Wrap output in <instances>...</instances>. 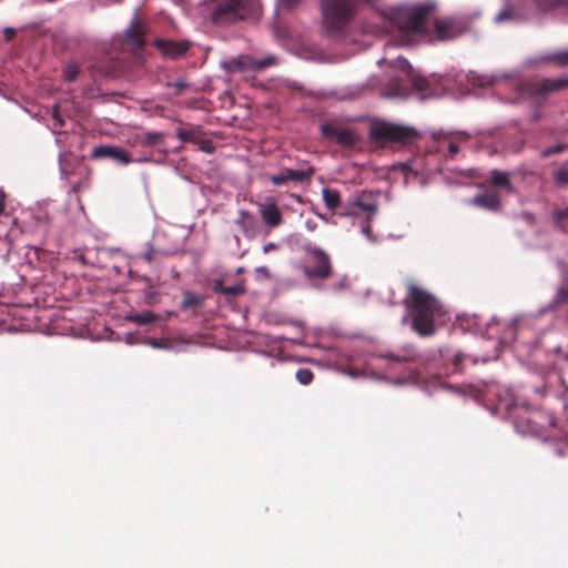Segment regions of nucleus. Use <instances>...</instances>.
I'll return each instance as SVG.
<instances>
[{"mask_svg":"<svg viewBox=\"0 0 568 568\" xmlns=\"http://www.w3.org/2000/svg\"><path fill=\"white\" fill-rule=\"evenodd\" d=\"M314 171L312 168L306 170H292L284 169L278 174L271 176V182L274 185H283L287 182H304L311 179Z\"/></svg>","mask_w":568,"mask_h":568,"instance_id":"obj_11","label":"nucleus"},{"mask_svg":"<svg viewBox=\"0 0 568 568\" xmlns=\"http://www.w3.org/2000/svg\"><path fill=\"white\" fill-rule=\"evenodd\" d=\"M462 361V357L459 355L455 356V364H459Z\"/></svg>","mask_w":568,"mask_h":568,"instance_id":"obj_45","label":"nucleus"},{"mask_svg":"<svg viewBox=\"0 0 568 568\" xmlns=\"http://www.w3.org/2000/svg\"><path fill=\"white\" fill-rule=\"evenodd\" d=\"M145 257H146V260H148L149 262H151V260H152L151 254H146V256H145Z\"/></svg>","mask_w":568,"mask_h":568,"instance_id":"obj_46","label":"nucleus"},{"mask_svg":"<svg viewBox=\"0 0 568 568\" xmlns=\"http://www.w3.org/2000/svg\"><path fill=\"white\" fill-rule=\"evenodd\" d=\"M490 179L494 185L505 187L509 192L513 191V184L508 173L493 170L490 173Z\"/></svg>","mask_w":568,"mask_h":568,"instance_id":"obj_21","label":"nucleus"},{"mask_svg":"<svg viewBox=\"0 0 568 568\" xmlns=\"http://www.w3.org/2000/svg\"><path fill=\"white\" fill-rule=\"evenodd\" d=\"M258 0H215L211 19L215 24H229L258 12Z\"/></svg>","mask_w":568,"mask_h":568,"instance_id":"obj_4","label":"nucleus"},{"mask_svg":"<svg viewBox=\"0 0 568 568\" xmlns=\"http://www.w3.org/2000/svg\"><path fill=\"white\" fill-rule=\"evenodd\" d=\"M408 296L405 300L407 310L413 317V328L423 336L435 333L434 318L443 314L437 298L416 283H408Z\"/></svg>","mask_w":568,"mask_h":568,"instance_id":"obj_2","label":"nucleus"},{"mask_svg":"<svg viewBox=\"0 0 568 568\" xmlns=\"http://www.w3.org/2000/svg\"><path fill=\"white\" fill-rule=\"evenodd\" d=\"M214 291L223 295L236 296L244 293V287L242 285L223 286L219 283L214 286Z\"/></svg>","mask_w":568,"mask_h":568,"instance_id":"obj_25","label":"nucleus"},{"mask_svg":"<svg viewBox=\"0 0 568 568\" xmlns=\"http://www.w3.org/2000/svg\"><path fill=\"white\" fill-rule=\"evenodd\" d=\"M555 182L558 185H568V169L561 168L555 173Z\"/></svg>","mask_w":568,"mask_h":568,"instance_id":"obj_28","label":"nucleus"},{"mask_svg":"<svg viewBox=\"0 0 568 568\" xmlns=\"http://www.w3.org/2000/svg\"><path fill=\"white\" fill-rule=\"evenodd\" d=\"M548 59L559 65H568V51L554 53Z\"/></svg>","mask_w":568,"mask_h":568,"instance_id":"obj_29","label":"nucleus"},{"mask_svg":"<svg viewBox=\"0 0 568 568\" xmlns=\"http://www.w3.org/2000/svg\"><path fill=\"white\" fill-rule=\"evenodd\" d=\"M276 63H277V58L275 55H268L261 60H256V59H253L250 57H244V58L233 59L229 62H225L224 67L229 71H232V72L248 71V70L261 71V70H264L267 67L276 64Z\"/></svg>","mask_w":568,"mask_h":568,"instance_id":"obj_8","label":"nucleus"},{"mask_svg":"<svg viewBox=\"0 0 568 568\" xmlns=\"http://www.w3.org/2000/svg\"><path fill=\"white\" fill-rule=\"evenodd\" d=\"M203 302V298L201 296L194 295L190 292H185L184 298L181 303V307L186 310L193 306H197Z\"/></svg>","mask_w":568,"mask_h":568,"instance_id":"obj_26","label":"nucleus"},{"mask_svg":"<svg viewBox=\"0 0 568 568\" xmlns=\"http://www.w3.org/2000/svg\"><path fill=\"white\" fill-rule=\"evenodd\" d=\"M53 118L60 125H62V119L57 113H53Z\"/></svg>","mask_w":568,"mask_h":568,"instance_id":"obj_44","label":"nucleus"},{"mask_svg":"<svg viewBox=\"0 0 568 568\" xmlns=\"http://www.w3.org/2000/svg\"><path fill=\"white\" fill-rule=\"evenodd\" d=\"M471 204L487 210H498L500 202L496 192L479 194L471 200Z\"/></svg>","mask_w":568,"mask_h":568,"instance_id":"obj_19","label":"nucleus"},{"mask_svg":"<svg viewBox=\"0 0 568 568\" xmlns=\"http://www.w3.org/2000/svg\"><path fill=\"white\" fill-rule=\"evenodd\" d=\"M372 140L384 144L388 142H410L415 140L418 134L413 128L400 126L387 122H376L372 125L369 131Z\"/></svg>","mask_w":568,"mask_h":568,"instance_id":"obj_5","label":"nucleus"},{"mask_svg":"<svg viewBox=\"0 0 568 568\" xmlns=\"http://www.w3.org/2000/svg\"><path fill=\"white\" fill-rule=\"evenodd\" d=\"M458 150H459V148H458V145H457V144H455V143H452V144H449V146H448V152H449V154H450V155H455V154H457V153H458Z\"/></svg>","mask_w":568,"mask_h":568,"instance_id":"obj_38","label":"nucleus"},{"mask_svg":"<svg viewBox=\"0 0 568 568\" xmlns=\"http://www.w3.org/2000/svg\"><path fill=\"white\" fill-rule=\"evenodd\" d=\"M256 271L263 273L264 275H268V270L265 266H261Z\"/></svg>","mask_w":568,"mask_h":568,"instance_id":"obj_43","label":"nucleus"},{"mask_svg":"<svg viewBox=\"0 0 568 568\" xmlns=\"http://www.w3.org/2000/svg\"><path fill=\"white\" fill-rule=\"evenodd\" d=\"M145 27L135 16L131 26L125 31L126 41L135 47L141 48L144 44Z\"/></svg>","mask_w":568,"mask_h":568,"instance_id":"obj_13","label":"nucleus"},{"mask_svg":"<svg viewBox=\"0 0 568 568\" xmlns=\"http://www.w3.org/2000/svg\"><path fill=\"white\" fill-rule=\"evenodd\" d=\"M568 87V78L544 79L531 85L530 92L534 97L545 95L560 91Z\"/></svg>","mask_w":568,"mask_h":568,"instance_id":"obj_12","label":"nucleus"},{"mask_svg":"<svg viewBox=\"0 0 568 568\" xmlns=\"http://www.w3.org/2000/svg\"><path fill=\"white\" fill-rule=\"evenodd\" d=\"M554 219L556 223L561 226V222L568 220V207L555 211Z\"/></svg>","mask_w":568,"mask_h":568,"instance_id":"obj_32","label":"nucleus"},{"mask_svg":"<svg viewBox=\"0 0 568 568\" xmlns=\"http://www.w3.org/2000/svg\"><path fill=\"white\" fill-rule=\"evenodd\" d=\"M556 301L558 303H564V302L568 301V290L560 288L557 293Z\"/></svg>","mask_w":568,"mask_h":568,"instance_id":"obj_34","label":"nucleus"},{"mask_svg":"<svg viewBox=\"0 0 568 568\" xmlns=\"http://www.w3.org/2000/svg\"><path fill=\"white\" fill-rule=\"evenodd\" d=\"M4 201H6V193L2 189H0V214L4 211Z\"/></svg>","mask_w":568,"mask_h":568,"instance_id":"obj_37","label":"nucleus"},{"mask_svg":"<svg viewBox=\"0 0 568 568\" xmlns=\"http://www.w3.org/2000/svg\"><path fill=\"white\" fill-rule=\"evenodd\" d=\"M145 344L150 345L153 348H169L170 347V345L168 343L159 342L153 338L146 339Z\"/></svg>","mask_w":568,"mask_h":568,"instance_id":"obj_33","label":"nucleus"},{"mask_svg":"<svg viewBox=\"0 0 568 568\" xmlns=\"http://www.w3.org/2000/svg\"><path fill=\"white\" fill-rule=\"evenodd\" d=\"M276 247H277L276 244L268 243V244L263 246V252L264 253H268L270 251L275 250Z\"/></svg>","mask_w":568,"mask_h":568,"instance_id":"obj_41","label":"nucleus"},{"mask_svg":"<svg viewBox=\"0 0 568 568\" xmlns=\"http://www.w3.org/2000/svg\"><path fill=\"white\" fill-rule=\"evenodd\" d=\"M322 193L324 203L328 209L333 210L339 205L341 195L336 190L325 187Z\"/></svg>","mask_w":568,"mask_h":568,"instance_id":"obj_22","label":"nucleus"},{"mask_svg":"<svg viewBox=\"0 0 568 568\" xmlns=\"http://www.w3.org/2000/svg\"><path fill=\"white\" fill-rule=\"evenodd\" d=\"M428 10L419 8H399L393 12L389 21L392 38L399 45H408L420 40L445 41L464 32L463 26L455 19H437L429 28Z\"/></svg>","mask_w":568,"mask_h":568,"instance_id":"obj_1","label":"nucleus"},{"mask_svg":"<svg viewBox=\"0 0 568 568\" xmlns=\"http://www.w3.org/2000/svg\"><path fill=\"white\" fill-rule=\"evenodd\" d=\"M362 0H323L322 18L325 31L342 34L358 12Z\"/></svg>","mask_w":568,"mask_h":568,"instance_id":"obj_3","label":"nucleus"},{"mask_svg":"<svg viewBox=\"0 0 568 568\" xmlns=\"http://www.w3.org/2000/svg\"><path fill=\"white\" fill-rule=\"evenodd\" d=\"M305 250L308 252L314 266H305L303 268L304 275L306 277H315L321 280H326L332 274V266L329 256L323 250L307 244Z\"/></svg>","mask_w":568,"mask_h":568,"instance_id":"obj_6","label":"nucleus"},{"mask_svg":"<svg viewBox=\"0 0 568 568\" xmlns=\"http://www.w3.org/2000/svg\"><path fill=\"white\" fill-rule=\"evenodd\" d=\"M321 131L325 136L335 139L343 146H354L358 141L354 131L333 124H323Z\"/></svg>","mask_w":568,"mask_h":568,"instance_id":"obj_10","label":"nucleus"},{"mask_svg":"<svg viewBox=\"0 0 568 568\" xmlns=\"http://www.w3.org/2000/svg\"><path fill=\"white\" fill-rule=\"evenodd\" d=\"M313 372L308 368H301L296 372V379L302 384V385H308L312 383L313 381Z\"/></svg>","mask_w":568,"mask_h":568,"instance_id":"obj_27","label":"nucleus"},{"mask_svg":"<svg viewBox=\"0 0 568 568\" xmlns=\"http://www.w3.org/2000/svg\"><path fill=\"white\" fill-rule=\"evenodd\" d=\"M518 20V13L516 9L508 4L506 6L495 18V21L497 23H504L507 21H517Z\"/></svg>","mask_w":568,"mask_h":568,"instance_id":"obj_23","label":"nucleus"},{"mask_svg":"<svg viewBox=\"0 0 568 568\" xmlns=\"http://www.w3.org/2000/svg\"><path fill=\"white\" fill-rule=\"evenodd\" d=\"M156 318L158 316L151 312L135 313L126 316L128 321L136 324H149L154 322Z\"/></svg>","mask_w":568,"mask_h":568,"instance_id":"obj_24","label":"nucleus"},{"mask_svg":"<svg viewBox=\"0 0 568 568\" xmlns=\"http://www.w3.org/2000/svg\"><path fill=\"white\" fill-rule=\"evenodd\" d=\"M4 34H6V38L8 40H10L16 34V30L13 28H6Z\"/></svg>","mask_w":568,"mask_h":568,"instance_id":"obj_39","label":"nucleus"},{"mask_svg":"<svg viewBox=\"0 0 568 568\" xmlns=\"http://www.w3.org/2000/svg\"><path fill=\"white\" fill-rule=\"evenodd\" d=\"M564 150V146L562 145H557L555 148H551V149H547L542 152V155L544 156H550L551 154H555V153H559Z\"/></svg>","mask_w":568,"mask_h":568,"instance_id":"obj_36","label":"nucleus"},{"mask_svg":"<svg viewBox=\"0 0 568 568\" xmlns=\"http://www.w3.org/2000/svg\"><path fill=\"white\" fill-rule=\"evenodd\" d=\"M388 83L381 88V93L385 98H404L406 92L400 85V79L397 74H388Z\"/></svg>","mask_w":568,"mask_h":568,"instance_id":"obj_15","label":"nucleus"},{"mask_svg":"<svg viewBox=\"0 0 568 568\" xmlns=\"http://www.w3.org/2000/svg\"><path fill=\"white\" fill-rule=\"evenodd\" d=\"M379 65L386 64L392 70H398L402 73H404L412 82L414 88L418 91H425L428 88V81L424 77L418 75L410 63L403 59L397 58L395 60L388 61L387 59L383 58L378 61Z\"/></svg>","mask_w":568,"mask_h":568,"instance_id":"obj_7","label":"nucleus"},{"mask_svg":"<svg viewBox=\"0 0 568 568\" xmlns=\"http://www.w3.org/2000/svg\"><path fill=\"white\" fill-rule=\"evenodd\" d=\"M91 156L93 159H111L122 165L133 162L130 152L123 148L110 144H102L94 148Z\"/></svg>","mask_w":568,"mask_h":568,"instance_id":"obj_9","label":"nucleus"},{"mask_svg":"<svg viewBox=\"0 0 568 568\" xmlns=\"http://www.w3.org/2000/svg\"><path fill=\"white\" fill-rule=\"evenodd\" d=\"M79 69L77 65H68L64 70V78L68 81H73L78 77Z\"/></svg>","mask_w":568,"mask_h":568,"instance_id":"obj_31","label":"nucleus"},{"mask_svg":"<svg viewBox=\"0 0 568 568\" xmlns=\"http://www.w3.org/2000/svg\"><path fill=\"white\" fill-rule=\"evenodd\" d=\"M236 224L243 230V233L246 237H253L255 235L256 220L247 211L241 210L239 212Z\"/></svg>","mask_w":568,"mask_h":568,"instance_id":"obj_17","label":"nucleus"},{"mask_svg":"<svg viewBox=\"0 0 568 568\" xmlns=\"http://www.w3.org/2000/svg\"><path fill=\"white\" fill-rule=\"evenodd\" d=\"M260 214L263 222L270 227H276L282 223V214L274 202L261 204Z\"/></svg>","mask_w":568,"mask_h":568,"instance_id":"obj_14","label":"nucleus"},{"mask_svg":"<svg viewBox=\"0 0 568 568\" xmlns=\"http://www.w3.org/2000/svg\"><path fill=\"white\" fill-rule=\"evenodd\" d=\"M540 12L548 13L559 7L568 6V0H534Z\"/></svg>","mask_w":568,"mask_h":568,"instance_id":"obj_20","label":"nucleus"},{"mask_svg":"<svg viewBox=\"0 0 568 568\" xmlns=\"http://www.w3.org/2000/svg\"><path fill=\"white\" fill-rule=\"evenodd\" d=\"M162 141V134L158 132H149L144 138V145H155Z\"/></svg>","mask_w":568,"mask_h":568,"instance_id":"obj_30","label":"nucleus"},{"mask_svg":"<svg viewBox=\"0 0 568 568\" xmlns=\"http://www.w3.org/2000/svg\"><path fill=\"white\" fill-rule=\"evenodd\" d=\"M371 221L366 220V223L362 226V232L366 235L367 239L374 240L372 234Z\"/></svg>","mask_w":568,"mask_h":568,"instance_id":"obj_35","label":"nucleus"},{"mask_svg":"<svg viewBox=\"0 0 568 568\" xmlns=\"http://www.w3.org/2000/svg\"><path fill=\"white\" fill-rule=\"evenodd\" d=\"M60 170H61V174L64 175V178H68L69 176V172L67 171V169L64 168V164H63V160H62V156H60Z\"/></svg>","mask_w":568,"mask_h":568,"instance_id":"obj_40","label":"nucleus"},{"mask_svg":"<svg viewBox=\"0 0 568 568\" xmlns=\"http://www.w3.org/2000/svg\"><path fill=\"white\" fill-rule=\"evenodd\" d=\"M156 44H158V48L161 50V52L164 55L170 57L172 59L182 55L189 49V45L183 42H173V41L161 40V41H158Z\"/></svg>","mask_w":568,"mask_h":568,"instance_id":"obj_16","label":"nucleus"},{"mask_svg":"<svg viewBox=\"0 0 568 568\" xmlns=\"http://www.w3.org/2000/svg\"><path fill=\"white\" fill-rule=\"evenodd\" d=\"M377 204L375 202L366 203L361 199H356L352 203V211L345 213L346 215L357 216L359 213H366L367 221H371L377 212Z\"/></svg>","mask_w":568,"mask_h":568,"instance_id":"obj_18","label":"nucleus"},{"mask_svg":"<svg viewBox=\"0 0 568 568\" xmlns=\"http://www.w3.org/2000/svg\"><path fill=\"white\" fill-rule=\"evenodd\" d=\"M174 87L178 89V90H182L184 87H185V83L182 82V81H179V82H175L174 83Z\"/></svg>","mask_w":568,"mask_h":568,"instance_id":"obj_42","label":"nucleus"}]
</instances>
